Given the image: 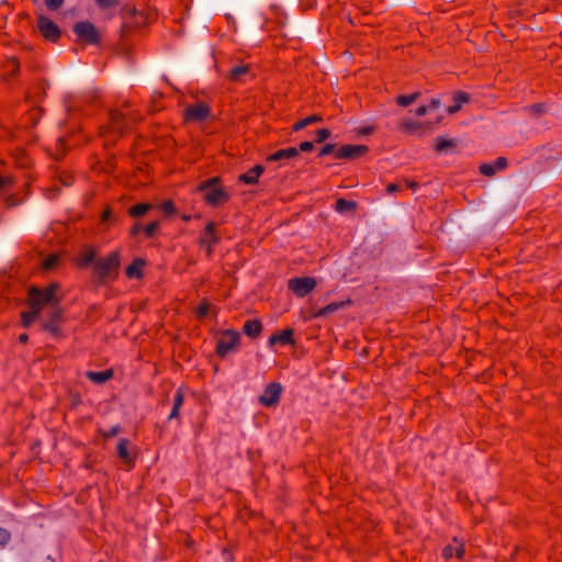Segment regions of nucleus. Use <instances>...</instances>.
<instances>
[{
    "label": "nucleus",
    "instance_id": "nucleus-1",
    "mask_svg": "<svg viewBox=\"0 0 562 562\" xmlns=\"http://www.w3.org/2000/svg\"><path fill=\"white\" fill-rule=\"evenodd\" d=\"M120 268V252L112 251L93 262V273L100 282L114 280Z\"/></svg>",
    "mask_w": 562,
    "mask_h": 562
},
{
    "label": "nucleus",
    "instance_id": "nucleus-2",
    "mask_svg": "<svg viewBox=\"0 0 562 562\" xmlns=\"http://www.w3.org/2000/svg\"><path fill=\"white\" fill-rule=\"evenodd\" d=\"M58 285L53 283L47 288L41 290L38 288H31L29 290V305L30 308H34L41 313L45 305L53 304L57 305L59 299L56 296Z\"/></svg>",
    "mask_w": 562,
    "mask_h": 562
},
{
    "label": "nucleus",
    "instance_id": "nucleus-3",
    "mask_svg": "<svg viewBox=\"0 0 562 562\" xmlns=\"http://www.w3.org/2000/svg\"><path fill=\"white\" fill-rule=\"evenodd\" d=\"M218 181L217 177L211 178L201 182L196 188V191L204 192V201L214 207L224 204L229 198L228 193L217 186Z\"/></svg>",
    "mask_w": 562,
    "mask_h": 562
},
{
    "label": "nucleus",
    "instance_id": "nucleus-4",
    "mask_svg": "<svg viewBox=\"0 0 562 562\" xmlns=\"http://www.w3.org/2000/svg\"><path fill=\"white\" fill-rule=\"evenodd\" d=\"M240 341V335L237 330L226 329L223 330L216 341V353L220 357H225L227 353L236 350Z\"/></svg>",
    "mask_w": 562,
    "mask_h": 562
},
{
    "label": "nucleus",
    "instance_id": "nucleus-5",
    "mask_svg": "<svg viewBox=\"0 0 562 562\" xmlns=\"http://www.w3.org/2000/svg\"><path fill=\"white\" fill-rule=\"evenodd\" d=\"M72 31L77 37L85 43L95 45L100 42V34L91 22H77L74 25Z\"/></svg>",
    "mask_w": 562,
    "mask_h": 562
},
{
    "label": "nucleus",
    "instance_id": "nucleus-6",
    "mask_svg": "<svg viewBox=\"0 0 562 562\" xmlns=\"http://www.w3.org/2000/svg\"><path fill=\"white\" fill-rule=\"evenodd\" d=\"M316 280L312 277L293 278L289 281V289L299 297H304L316 288Z\"/></svg>",
    "mask_w": 562,
    "mask_h": 562
},
{
    "label": "nucleus",
    "instance_id": "nucleus-7",
    "mask_svg": "<svg viewBox=\"0 0 562 562\" xmlns=\"http://www.w3.org/2000/svg\"><path fill=\"white\" fill-rule=\"evenodd\" d=\"M282 385L278 382L269 383L263 393L259 396L258 401L262 406L272 407L276 406L282 394Z\"/></svg>",
    "mask_w": 562,
    "mask_h": 562
},
{
    "label": "nucleus",
    "instance_id": "nucleus-8",
    "mask_svg": "<svg viewBox=\"0 0 562 562\" xmlns=\"http://www.w3.org/2000/svg\"><path fill=\"white\" fill-rule=\"evenodd\" d=\"M211 109L204 102H198L188 106L184 111V120L188 122H201L210 116Z\"/></svg>",
    "mask_w": 562,
    "mask_h": 562
},
{
    "label": "nucleus",
    "instance_id": "nucleus-9",
    "mask_svg": "<svg viewBox=\"0 0 562 562\" xmlns=\"http://www.w3.org/2000/svg\"><path fill=\"white\" fill-rule=\"evenodd\" d=\"M369 148L366 145H342L335 151V158L337 159H357L368 153Z\"/></svg>",
    "mask_w": 562,
    "mask_h": 562
},
{
    "label": "nucleus",
    "instance_id": "nucleus-10",
    "mask_svg": "<svg viewBox=\"0 0 562 562\" xmlns=\"http://www.w3.org/2000/svg\"><path fill=\"white\" fill-rule=\"evenodd\" d=\"M37 26L41 34L48 41L56 42L60 37L59 27L44 15L38 16Z\"/></svg>",
    "mask_w": 562,
    "mask_h": 562
},
{
    "label": "nucleus",
    "instance_id": "nucleus-11",
    "mask_svg": "<svg viewBox=\"0 0 562 562\" xmlns=\"http://www.w3.org/2000/svg\"><path fill=\"white\" fill-rule=\"evenodd\" d=\"M218 241V237L215 233V224L213 222H209L202 233L200 238L201 247L206 249L207 256H211L213 251V246Z\"/></svg>",
    "mask_w": 562,
    "mask_h": 562
},
{
    "label": "nucleus",
    "instance_id": "nucleus-12",
    "mask_svg": "<svg viewBox=\"0 0 562 562\" xmlns=\"http://www.w3.org/2000/svg\"><path fill=\"white\" fill-rule=\"evenodd\" d=\"M61 314L63 311L58 305L53 306L49 312V319L43 324V329L49 331L53 336H58Z\"/></svg>",
    "mask_w": 562,
    "mask_h": 562
},
{
    "label": "nucleus",
    "instance_id": "nucleus-13",
    "mask_svg": "<svg viewBox=\"0 0 562 562\" xmlns=\"http://www.w3.org/2000/svg\"><path fill=\"white\" fill-rule=\"evenodd\" d=\"M470 101V94L464 91H454L452 93V104L447 108L448 114H456L462 109V105Z\"/></svg>",
    "mask_w": 562,
    "mask_h": 562
},
{
    "label": "nucleus",
    "instance_id": "nucleus-14",
    "mask_svg": "<svg viewBox=\"0 0 562 562\" xmlns=\"http://www.w3.org/2000/svg\"><path fill=\"white\" fill-rule=\"evenodd\" d=\"M293 335H294L293 329H291V328L283 329V330L276 333L269 337V345L270 346H273L276 344L293 345L294 344Z\"/></svg>",
    "mask_w": 562,
    "mask_h": 562
},
{
    "label": "nucleus",
    "instance_id": "nucleus-15",
    "mask_svg": "<svg viewBox=\"0 0 562 562\" xmlns=\"http://www.w3.org/2000/svg\"><path fill=\"white\" fill-rule=\"evenodd\" d=\"M464 554V544L463 542L453 539L452 543L446 546L442 550V555L445 559H451L452 557H457L461 559Z\"/></svg>",
    "mask_w": 562,
    "mask_h": 562
},
{
    "label": "nucleus",
    "instance_id": "nucleus-16",
    "mask_svg": "<svg viewBox=\"0 0 562 562\" xmlns=\"http://www.w3.org/2000/svg\"><path fill=\"white\" fill-rule=\"evenodd\" d=\"M265 168L261 165H256L247 172L239 176V181L246 184H255L258 182L259 177L262 175Z\"/></svg>",
    "mask_w": 562,
    "mask_h": 562
},
{
    "label": "nucleus",
    "instance_id": "nucleus-17",
    "mask_svg": "<svg viewBox=\"0 0 562 562\" xmlns=\"http://www.w3.org/2000/svg\"><path fill=\"white\" fill-rule=\"evenodd\" d=\"M299 155V149L296 147H288L283 149H279L276 153L271 154L267 157L268 161H280L283 159H292Z\"/></svg>",
    "mask_w": 562,
    "mask_h": 562
},
{
    "label": "nucleus",
    "instance_id": "nucleus-18",
    "mask_svg": "<svg viewBox=\"0 0 562 562\" xmlns=\"http://www.w3.org/2000/svg\"><path fill=\"white\" fill-rule=\"evenodd\" d=\"M243 331L250 338H257L262 331V324L259 319H248L243 326Z\"/></svg>",
    "mask_w": 562,
    "mask_h": 562
},
{
    "label": "nucleus",
    "instance_id": "nucleus-19",
    "mask_svg": "<svg viewBox=\"0 0 562 562\" xmlns=\"http://www.w3.org/2000/svg\"><path fill=\"white\" fill-rule=\"evenodd\" d=\"M130 440L128 439H121L117 443V447H116V450H117V454L121 459L124 460V462L128 465H133L134 463V458L128 452V447H130Z\"/></svg>",
    "mask_w": 562,
    "mask_h": 562
},
{
    "label": "nucleus",
    "instance_id": "nucleus-20",
    "mask_svg": "<svg viewBox=\"0 0 562 562\" xmlns=\"http://www.w3.org/2000/svg\"><path fill=\"white\" fill-rule=\"evenodd\" d=\"M87 378L93 382V383H98V384H102L106 381H109L110 379H112L113 376V371L112 370H104V371H88L86 373Z\"/></svg>",
    "mask_w": 562,
    "mask_h": 562
},
{
    "label": "nucleus",
    "instance_id": "nucleus-21",
    "mask_svg": "<svg viewBox=\"0 0 562 562\" xmlns=\"http://www.w3.org/2000/svg\"><path fill=\"white\" fill-rule=\"evenodd\" d=\"M183 401H184L183 391L181 389H178L176 391V393H175V396H173L172 409H171V412L169 414V417H168L169 420L176 419V418L179 417L180 408L183 405Z\"/></svg>",
    "mask_w": 562,
    "mask_h": 562
},
{
    "label": "nucleus",
    "instance_id": "nucleus-22",
    "mask_svg": "<svg viewBox=\"0 0 562 562\" xmlns=\"http://www.w3.org/2000/svg\"><path fill=\"white\" fill-rule=\"evenodd\" d=\"M145 265V261L140 258L135 259L125 270V273L128 278L139 279L142 278V269Z\"/></svg>",
    "mask_w": 562,
    "mask_h": 562
},
{
    "label": "nucleus",
    "instance_id": "nucleus-23",
    "mask_svg": "<svg viewBox=\"0 0 562 562\" xmlns=\"http://www.w3.org/2000/svg\"><path fill=\"white\" fill-rule=\"evenodd\" d=\"M125 119V114H123L121 111H111L110 113V121H111V128L114 132L121 133L123 131V120Z\"/></svg>",
    "mask_w": 562,
    "mask_h": 562
},
{
    "label": "nucleus",
    "instance_id": "nucleus-24",
    "mask_svg": "<svg viewBox=\"0 0 562 562\" xmlns=\"http://www.w3.org/2000/svg\"><path fill=\"white\" fill-rule=\"evenodd\" d=\"M248 72V65H237L229 70L228 78L233 81H240Z\"/></svg>",
    "mask_w": 562,
    "mask_h": 562
},
{
    "label": "nucleus",
    "instance_id": "nucleus-25",
    "mask_svg": "<svg viewBox=\"0 0 562 562\" xmlns=\"http://www.w3.org/2000/svg\"><path fill=\"white\" fill-rule=\"evenodd\" d=\"M441 106V100L439 98H432L427 105H420L416 110V115L424 116L432 110H437Z\"/></svg>",
    "mask_w": 562,
    "mask_h": 562
},
{
    "label": "nucleus",
    "instance_id": "nucleus-26",
    "mask_svg": "<svg viewBox=\"0 0 562 562\" xmlns=\"http://www.w3.org/2000/svg\"><path fill=\"white\" fill-rule=\"evenodd\" d=\"M151 207H153V205L149 203H139V204L132 206L128 210V214L132 217H139V216L144 215L146 212H148Z\"/></svg>",
    "mask_w": 562,
    "mask_h": 562
},
{
    "label": "nucleus",
    "instance_id": "nucleus-27",
    "mask_svg": "<svg viewBox=\"0 0 562 562\" xmlns=\"http://www.w3.org/2000/svg\"><path fill=\"white\" fill-rule=\"evenodd\" d=\"M342 305H344V303H330V304L319 308L318 311L314 312L313 316L314 317L327 316L328 314H331V313L336 312L337 310H339Z\"/></svg>",
    "mask_w": 562,
    "mask_h": 562
},
{
    "label": "nucleus",
    "instance_id": "nucleus-28",
    "mask_svg": "<svg viewBox=\"0 0 562 562\" xmlns=\"http://www.w3.org/2000/svg\"><path fill=\"white\" fill-rule=\"evenodd\" d=\"M357 207V203L355 201H348L346 199H338L336 201L335 210L337 212H346L353 211Z\"/></svg>",
    "mask_w": 562,
    "mask_h": 562
},
{
    "label": "nucleus",
    "instance_id": "nucleus-29",
    "mask_svg": "<svg viewBox=\"0 0 562 562\" xmlns=\"http://www.w3.org/2000/svg\"><path fill=\"white\" fill-rule=\"evenodd\" d=\"M419 95H420L419 92H414L412 94H406V95H400L396 98V103L401 106H408L412 103H414L419 98Z\"/></svg>",
    "mask_w": 562,
    "mask_h": 562
},
{
    "label": "nucleus",
    "instance_id": "nucleus-30",
    "mask_svg": "<svg viewBox=\"0 0 562 562\" xmlns=\"http://www.w3.org/2000/svg\"><path fill=\"white\" fill-rule=\"evenodd\" d=\"M40 315V312L31 308L29 312L22 313V319L21 323L24 327H29Z\"/></svg>",
    "mask_w": 562,
    "mask_h": 562
},
{
    "label": "nucleus",
    "instance_id": "nucleus-31",
    "mask_svg": "<svg viewBox=\"0 0 562 562\" xmlns=\"http://www.w3.org/2000/svg\"><path fill=\"white\" fill-rule=\"evenodd\" d=\"M398 126H400V130L403 132L413 133L419 128V123L409 121V120H405V121L400 122Z\"/></svg>",
    "mask_w": 562,
    "mask_h": 562
},
{
    "label": "nucleus",
    "instance_id": "nucleus-32",
    "mask_svg": "<svg viewBox=\"0 0 562 562\" xmlns=\"http://www.w3.org/2000/svg\"><path fill=\"white\" fill-rule=\"evenodd\" d=\"M94 251L92 249L87 250L79 259L80 267H87L94 260Z\"/></svg>",
    "mask_w": 562,
    "mask_h": 562
},
{
    "label": "nucleus",
    "instance_id": "nucleus-33",
    "mask_svg": "<svg viewBox=\"0 0 562 562\" xmlns=\"http://www.w3.org/2000/svg\"><path fill=\"white\" fill-rule=\"evenodd\" d=\"M158 227H159V222H157V221H154V222L147 224L144 227V233H145L146 237H148V238L154 237Z\"/></svg>",
    "mask_w": 562,
    "mask_h": 562
},
{
    "label": "nucleus",
    "instance_id": "nucleus-34",
    "mask_svg": "<svg viewBox=\"0 0 562 562\" xmlns=\"http://www.w3.org/2000/svg\"><path fill=\"white\" fill-rule=\"evenodd\" d=\"M453 146V142L452 140H449V139H445V138H437V143H436V150L437 151H442L447 148H450Z\"/></svg>",
    "mask_w": 562,
    "mask_h": 562
},
{
    "label": "nucleus",
    "instance_id": "nucleus-35",
    "mask_svg": "<svg viewBox=\"0 0 562 562\" xmlns=\"http://www.w3.org/2000/svg\"><path fill=\"white\" fill-rule=\"evenodd\" d=\"M10 540H11L10 531L0 527V547H5Z\"/></svg>",
    "mask_w": 562,
    "mask_h": 562
},
{
    "label": "nucleus",
    "instance_id": "nucleus-36",
    "mask_svg": "<svg viewBox=\"0 0 562 562\" xmlns=\"http://www.w3.org/2000/svg\"><path fill=\"white\" fill-rule=\"evenodd\" d=\"M95 3L102 9H110L116 7L120 0H94Z\"/></svg>",
    "mask_w": 562,
    "mask_h": 562
},
{
    "label": "nucleus",
    "instance_id": "nucleus-37",
    "mask_svg": "<svg viewBox=\"0 0 562 562\" xmlns=\"http://www.w3.org/2000/svg\"><path fill=\"white\" fill-rule=\"evenodd\" d=\"M330 136V131L327 128H321L316 131V143H322Z\"/></svg>",
    "mask_w": 562,
    "mask_h": 562
},
{
    "label": "nucleus",
    "instance_id": "nucleus-38",
    "mask_svg": "<svg viewBox=\"0 0 562 562\" xmlns=\"http://www.w3.org/2000/svg\"><path fill=\"white\" fill-rule=\"evenodd\" d=\"M158 207L160 210H162L167 215H171L176 212V207H175L172 201H165Z\"/></svg>",
    "mask_w": 562,
    "mask_h": 562
},
{
    "label": "nucleus",
    "instance_id": "nucleus-39",
    "mask_svg": "<svg viewBox=\"0 0 562 562\" xmlns=\"http://www.w3.org/2000/svg\"><path fill=\"white\" fill-rule=\"evenodd\" d=\"M58 262V257L56 255H50L48 256L44 262H43V266L45 269H50L53 268L56 263Z\"/></svg>",
    "mask_w": 562,
    "mask_h": 562
},
{
    "label": "nucleus",
    "instance_id": "nucleus-40",
    "mask_svg": "<svg viewBox=\"0 0 562 562\" xmlns=\"http://www.w3.org/2000/svg\"><path fill=\"white\" fill-rule=\"evenodd\" d=\"M210 310V305L206 302L201 303L196 308V315L198 317H204L207 315Z\"/></svg>",
    "mask_w": 562,
    "mask_h": 562
},
{
    "label": "nucleus",
    "instance_id": "nucleus-41",
    "mask_svg": "<svg viewBox=\"0 0 562 562\" xmlns=\"http://www.w3.org/2000/svg\"><path fill=\"white\" fill-rule=\"evenodd\" d=\"M64 0H45V4L49 10H57L61 7Z\"/></svg>",
    "mask_w": 562,
    "mask_h": 562
},
{
    "label": "nucleus",
    "instance_id": "nucleus-42",
    "mask_svg": "<svg viewBox=\"0 0 562 562\" xmlns=\"http://www.w3.org/2000/svg\"><path fill=\"white\" fill-rule=\"evenodd\" d=\"M335 145L334 144H326L319 151V156L323 157V156H326V155H329V154H335Z\"/></svg>",
    "mask_w": 562,
    "mask_h": 562
},
{
    "label": "nucleus",
    "instance_id": "nucleus-43",
    "mask_svg": "<svg viewBox=\"0 0 562 562\" xmlns=\"http://www.w3.org/2000/svg\"><path fill=\"white\" fill-rule=\"evenodd\" d=\"M507 167V159L505 157H498L494 162V170L495 169H505Z\"/></svg>",
    "mask_w": 562,
    "mask_h": 562
},
{
    "label": "nucleus",
    "instance_id": "nucleus-44",
    "mask_svg": "<svg viewBox=\"0 0 562 562\" xmlns=\"http://www.w3.org/2000/svg\"><path fill=\"white\" fill-rule=\"evenodd\" d=\"M314 148V144L312 142H303L299 146V153L300 151H311Z\"/></svg>",
    "mask_w": 562,
    "mask_h": 562
},
{
    "label": "nucleus",
    "instance_id": "nucleus-45",
    "mask_svg": "<svg viewBox=\"0 0 562 562\" xmlns=\"http://www.w3.org/2000/svg\"><path fill=\"white\" fill-rule=\"evenodd\" d=\"M304 121L306 122V125H310L312 123L321 122L322 121V116L313 114V115L306 116L304 119Z\"/></svg>",
    "mask_w": 562,
    "mask_h": 562
},
{
    "label": "nucleus",
    "instance_id": "nucleus-46",
    "mask_svg": "<svg viewBox=\"0 0 562 562\" xmlns=\"http://www.w3.org/2000/svg\"><path fill=\"white\" fill-rule=\"evenodd\" d=\"M12 184V179L10 177H0V190Z\"/></svg>",
    "mask_w": 562,
    "mask_h": 562
},
{
    "label": "nucleus",
    "instance_id": "nucleus-47",
    "mask_svg": "<svg viewBox=\"0 0 562 562\" xmlns=\"http://www.w3.org/2000/svg\"><path fill=\"white\" fill-rule=\"evenodd\" d=\"M307 125H306V122L303 120L296 122L294 125H293V131L297 132V131H301L303 128H305Z\"/></svg>",
    "mask_w": 562,
    "mask_h": 562
},
{
    "label": "nucleus",
    "instance_id": "nucleus-48",
    "mask_svg": "<svg viewBox=\"0 0 562 562\" xmlns=\"http://www.w3.org/2000/svg\"><path fill=\"white\" fill-rule=\"evenodd\" d=\"M481 171L485 176H492V165L485 164L481 166Z\"/></svg>",
    "mask_w": 562,
    "mask_h": 562
},
{
    "label": "nucleus",
    "instance_id": "nucleus-49",
    "mask_svg": "<svg viewBox=\"0 0 562 562\" xmlns=\"http://www.w3.org/2000/svg\"><path fill=\"white\" fill-rule=\"evenodd\" d=\"M398 191V186L396 183H389L386 187V192L389 194L395 193Z\"/></svg>",
    "mask_w": 562,
    "mask_h": 562
},
{
    "label": "nucleus",
    "instance_id": "nucleus-50",
    "mask_svg": "<svg viewBox=\"0 0 562 562\" xmlns=\"http://www.w3.org/2000/svg\"><path fill=\"white\" fill-rule=\"evenodd\" d=\"M111 215H112V212H111V210H110V209L104 210V211L102 212V215H101V220H102V222L108 221V220L111 217Z\"/></svg>",
    "mask_w": 562,
    "mask_h": 562
},
{
    "label": "nucleus",
    "instance_id": "nucleus-51",
    "mask_svg": "<svg viewBox=\"0 0 562 562\" xmlns=\"http://www.w3.org/2000/svg\"><path fill=\"white\" fill-rule=\"evenodd\" d=\"M142 225L136 223L132 228H131V235H137L140 229H142Z\"/></svg>",
    "mask_w": 562,
    "mask_h": 562
},
{
    "label": "nucleus",
    "instance_id": "nucleus-52",
    "mask_svg": "<svg viewBox=\"0 0 562 562\" xmlns=\"http://www.w3.org/2000/svg\"><path fill=\"white\" fill-rule=\"evenodd\" d=\"M27 340H29V336H27V334H21V335L19 336V341H20L21 344H26V342H27Z\"/></svg>",
    "mask_w": 562,
    "mask_h": 562
},
{
    "label": "nucleus",
    "instance_id": "nucleus-53",
    "mask_svg": "<svg viewBox=\"0 0 562 562\" xmlns=\"http://www.w3.org/2000/svg\"><path fill=\"white\" fill-rule=\"evenodd\" d=\"M405 183L411 189H415L417 187V182L415 181H406Z\"/></svg>",
    "mask_w": 562,
    "mask_h": 562
},
{
    "label": "nucleus",
    "instance_id": "nucleus-54",
    "mask_svg": "<svg viewBox=\"0 0 562 562\" xmlns=\"http://www.w3.org/2000/svg\"><path fill=\"white\" fill-rule=\"evenodd\" d=\"M119 429L117 427H114L111 429V431L106 436H115L117 434Z\"/></svg>",
    "mask_w": 562,
    "mask_h": 562
},
{
    "label": "nucleus",
    "instance_id": "nucleus-55",
    "mask_svg": "<svg viewBox=\"0 0 562 562\" xmlns=\"http://www.w3.org/2000/svg\"><path fill=\"white\" fill-rule=\"evenodd\" d=\"M11 61H12V64H13V66H14L15 68H18V67H19V63H18V60H16V59H12Z\"/></svg>",
    "mask_w": 562,
    "mask_h": 562
},
{
    "label": "nucleus",
    "instance_id": "nucleus-56",
    "mask_svg": "<svg viewBox=\"0 0 562 562\" xmlns=\"http://www.w3.org/2000/svg\"><path fill=\"white\" fill-rule=\"evenodd\" d=\"M182 218H183L184 221H189V220H190V216L184 215Z\"/></svg>",
    "mask_w": 562,
    "mask_h": 562
}]
</instances>
